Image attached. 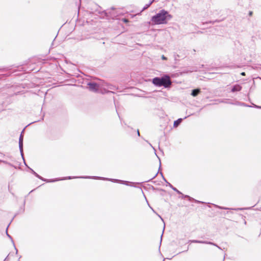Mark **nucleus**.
<instances>
[{"label":"nucleus","mask_w":261,"mask_h":261,"mask_svg":"<svg viewBox=\"0 0 261 261\" xmlns=\"http://www.w3.org/2000/svg\"><path fill=\"white\" fill-rule=\"evenodd\" d=\"M241 74H242V75H245V72H242V73H241Z\"/></svg>","instance_id":"2eb2a0df"},{"label":"nucleus","mask_w":261,"mask_h":261,"mask_svg":"<svg viewBox=\"0 0 261 261\" xmlns=\"http://www.w3.org/2000/svg\"><path fill=\"white\" fill-rule=\"evenodd\" d=\"M154 0H152V1H151L149 2V3L148 4L146 5V6H145L144 7V8H143V10H145V9H147V8H148V7L150 6V5H151V4L154 2Z\"/></svg>","instance_id":"6e6552de"},{"label":"nucleus","mask_w":261,"mask_h":261,"mask_svg":"<svg viewBox=\"0 0 261 261\" xmlns=\"http://www.w3.org/2000/svg\"><path fill=\"white\" fill-rule=\"evenodd\" d=\"M241 90V87L239 85L234 86L232 89V92L239 91Z\"/></svg>","instance_id":"423d86ee"},{"label":"nucleus","mask_w":261,"mask_h":261,"mask_svg":"<svg viewBox=\"0 0 261 261\" xmlns=\"http://www.w3.org/2000/svg\"><path fill=\"white\" fill-rule=\"evenodd\" d=\"M122 20L124 22H125V23H126V22H128V20L127 19H125V18L123 19Z\"/></svg>","instance_id":"9d476101"},{"label":"nucleus","mask_w":261,"mask_h":261,"mask_svg":"<svg viewBox=\"0 0 261 261\" xmlns=\"http://www.w3.org/2000/svg\"><path fill=\"white\" fill-rule=\"evenodd\" d=\"M200 92V90L198 89H194L192 91V95L193 96H197Z\"/></svg>","instance_id":"39448f33"},{"label":"nucleus","mask_w":261,"mask_h":261,"mask_svg":"<svg viewBox=\"0 0 261 261\" xmlns=\"http://www.w3.org/2000/svg\"><path fill=\"white\" fill-rule=\"evenodd\" d=\"M75 178V177L69 176V177H67L63 178V179H72V178ZM62 180H63V179H62Z\"/></svg>","instance_id":"1a4fd4ad"},{"label":"nucleus","mask_w":261,"mask_h":261,"mask_svg":"<svg viewBox=\"0 0 261 261\" xmlns=\"http://www.w3.org/2000/svg\"><path fill=\"white\" fill-rule=\"evenodd\" d=\"M172 18V15L168 11L161 10L151 17V22L152 24H166Z\"/></svg>","instance_id":"f257e3e1"},{"label":"nucleus","mask_w":261,"mask_h":261,"mask_svg":"<svg viewBox=\"0 0 261 261\" xmlns=\"http://www.w3.org/2000/svg\"><path fill=\"white\" fill-rule=\"evenodd\" d=\"M162 59L163 60H167V58H166V57H165L164 55H163V56H162Z\"/></svg>","instance_id":"ddd939ff"},{"label":"nucleus","mask_w":261,"mask_h":261,"mask_svg":"<svg viewBox=\"0 0 261 261\" xmlns=\"http://www.w3.org/2000/svg\"><path fill=\"white\" fill-rule=\"evenodd\" d=\"M195 242H198V241H195ZM198 243H201V242L200 241H198Z\"/></svg>","instance_id":"a211bd4d"},{"label":"nucleus","mask_w":261,"mask_h":261,"mask_svg":"<svg viewBox=\"0 0 261 261\" xmlns=\"http://www.w3.org/2000/svg\"><path fill=\"white\" fill-rule=\"evenodd\" d=\"M121 182L122 184H124L125 181H121Z\"/></svg>","instance_id":"dca6fc26"},{"label":"nucleus","mask_w":261,"mask_h":261,"mask_svg":"<svg viewBox=\"0 0 261 261\" xmlns=\"http://www.w3.org/2000/svg\"><path fill=\"white\" fill-rule=\"evenodd\" d=\"M181 121H182L181 118H179L178 120L175 121L174 122V126L175 127H177L181 123Z\"/></svg>","instance_id":"0eeeda50"},{"label":"nucleus","mask_w":261,"mask_h":261,"mask_svg":"<svg viewBox=\"0 0 261 261\" xmlns=\"http://www.w3.org/2000/svg\"><path fill=\"white\" fill-rule=\"evenodd\" d=\"M137 134H138V135H140L139 131H138Z\"/></svg>","instance_id":"f3484780"},{"label":"nucleus","mask_w":261,"mask_h":261,"mask_svg":"<svg viewBox=\"0 0 261 261\" xmlns=\"http://www.w3.org/2000/svg\"><path fill=\"white\" fill-rule=\"evenodd\" d=\"M23 136L22 134H21L19 140V147L21 153H22V146H23Z\"/></svg>","instance_id":"20e7f679"},{"label":"nucleus","mask_w":261,"mask_h":261,"mask_svg":"<svg viewBox=\"0 0 261 261\" xmlns=\"http://www.w3.org/2000/svg\"><path fill=\"white\" fill-rule=\"evenodd\" d=\"M7 235H8V236L9 238H10V236H9V234H8L7 233Z\"/></svg>","instance_id":"6ab92c4d"},{"label":"nucleus","mask_w":261,"mask_h":261,"mask_svg":"<svg viewBox=\"0 0 261 261\" xmlns=\"http://www.w3.org/2000/svg\"><path fill=\"white\" fill-rule=\"evenodd\" d=\"M173 190L175 191H176L177 193H179V191H178L176 188H174Z\"/></svg>","instance_id":"4468645a"},{"label":"nucleus","mask_w":261,"mask_h":261,"mask_svg":"<svg viewBox=\"0 0 261 261\" xmlns=\"http://www.w3.org/2000/svg\"><path fill=\"white\" fill-rule=\"evenodd\" d=\"M152 83L157 86H164L165 88H169L171 85V81L168 75L162 77H155L152 80Z\"/></svg>","instance_id":"f03ea898"},{"label":"nucleus","mask_w":261,"mask_h":261,"mask_svg":"<svg viewBox=\"0 0 261 261\" xmlns=\"http://www.w3.org/2000/svg\"><path fill=\"white\" fill-rule=\"evenodd\" d=\"M87 88L93 92H106L104 87L105 85L101 83H96L94 82H90L87 83Z\"/></svg>","instance_id":"7ed1b4c3"},{"label":"nucleus","mask_w":261,"mask_h":261,"mask_svg":"<svg viewBox=\"0 0 261 261\" xmlns=\"http://www.w3.org/2000/svg\"><path fill=\"white\" fill-rule=\"evenodd\" d=\"M32 172H33V173H34V174H35L37 177H39V178H40V177H39V175H38V174H37L35 172H34L33 170H32Z\"/></svg>","instance_id":"9b49d317"},{"label":"nucleus","mask_w":261,"mask_h":261,"mask_svg":"<svg viewBox=\"0 0 261 261\" xmlns=\"http://www.w3.org/2000/svg\"><path fill=\"white\" fill-rule=\"evenodd\" d=\"M59 179H55V180H48L47 181L48 182H53V181H58L59 180Z\"/></svg>","instance_id":"f8f14e48"}]
</instances>
